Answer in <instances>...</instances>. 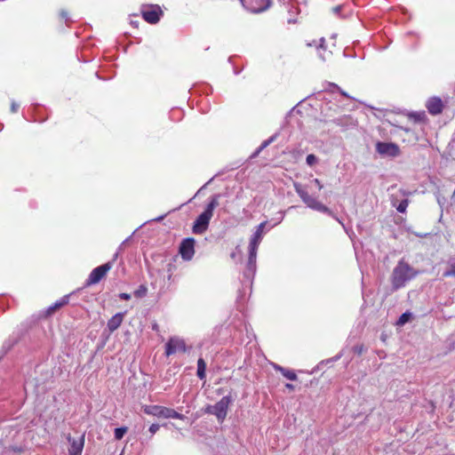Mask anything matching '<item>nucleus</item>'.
<instances>
[{"label":"nucleus","instance_id":"obj_1","mask_svg":"<svg viewBox=\"0 0 455 455\" xmlns=\"http://www.w3.org/2000/svg\"><path fill=\"white\" fill-rule=\"evenodd\" d=\"M417 271L404 260H400L391 275V283L394 291L401 289L406 283L417 275Z\"/></svg>","mask_w":455,"mask_h":455},{"label":"nucleus","instance_id":"obj_2","mask_svg":"<svg viewBox=\"0 0 455 455\" xmlns=\"http://www.w3.org/2000/svg\"><path fill=\"white\" fill-rule=\"evenodd\" d=\"M218 198L219 196H212L204 212L196 220L193 226V232L195 234H203L208 228L209 222L213 215V211L219 205Z\"/></svg>","mask_w":455,"mask_h":455},{"label":"nucleus","instance_id":"obj_3","mask_svg":"<svg viewBox=\"0 0 455 455\" xmlns=\"http://www.w3.org/2000/svg\"><path fill=\"white\" fill-rule=\"evenodd\" d=\"M293 187H294L296 193L299 195V196L302 200V202L308 208L317 211V212H320L328 213L330 215H332V212H331V210L327 206L323 204L321 202H319L316 198L311 196L308 194V192L307 191V189L300 183L295 182L293 184Z\"/></svg>","mask_w":455,"mask_h":455},{"label":"nucleus","instance_id":"obj_4","mask_svg":"<svg viewBox=\"0 0 455 455\" xmlns=\"http://www.w3.org/2000/svg\"><path fill=\"white\" fill-rule=\"evenodd\" d=\"M143 411L148 415L164 419H184V415L177 412L173 409L160 405H144Z\"/></svg>","mask_w":455,"mask_h":455},{"label":"nucleus","instance_id":"obj_5","mask_svg":"<svg viewBox=\"0 0 455 455\" xmlns=\"http://www.w3.org/2000/svg\"><path fill=\"white\" fill-rule=\"evenodd\" d=\"M230 403L228 396H223L218 403L212 406H208L206 411L217 417L219 421H223L227 416L228 408Z\"/></svg>","mask_w":455,"mask_h":455},{"label":"nucleus","instance_id":"obj_6","mask_svg":"<svg viewBox=\"0 0 455 455\" xmlns=\"http://www.w3.org/2000/svg\"><path fill=\"white\" fill-rule=\"evenodd\" d=\"M112 268V262H107L101 266L95 267L87 279V285L98 283Z\"/></svg>","mask_w":455,"mask_h":455},{"label":"nucleus","instance_id":"obj_7","mask_svg":"<svg viewBox=\"0 0 455 455\" xmlns=\"http://www.w3.org/2000/svg\"><path fill=\"white\" fill-rule=\"evenodd\" d=\"M242 4L252 12H260L267 10L271 4L270 0H240Z\"/></svg>","mask_w":455,"mask_h":455},{"label":"nucleus","instance_id":"obj_8","mask_svg":"<svg viewBox=\"0 0 455 455\" xmlns=\"http://www.w3.org/2000/svg\"><path fill=\"white\" fill-rule=\"evenodd\" d=\"M195 239L186 238L180 245V253L184 260H190L195 254Z\"/></svg>","mask_w":455,"mask_h":455},{"label":"nucleus","instance_id":"obj_9","mask_svg":"<svg viewBox=\"0 0 455 455\" xmlns=\"http://www.w3.org/2000/svg\"><path fill=\"white\" fill-rule=\"evenodd\" d=\"M162 14L163 12L158 5H150L142 10L144 20L151 24L157 23Z\"/></svg>","mask_w":455,"mask_h":455},{"label":"nucleus","instance_id":"obj_10","mask_svg":"<svg viewBox=\"0 0 455 455\" xmlns=\"http://www.w3.org/2000/svg\"><path fill=\"white\" fill-rule=\"evenodd\" d=\"M166 350L165 354L167 356L173 355L177 352H185L186 351V344L182 339L180 338H171L169 341L166 343Z\"/></svg>","mask_w":455,"mask_h":455},{"label":"nucleus","instance_id":"obj_11","mask_svg":"<svg viewBox=\"0 0 455 455\" xmlns=\"http://www.w3.org/2000/svg\"><path fill=\"white\" fill-rule=\"evenodd\" d=\"M376 149L379 154L388 156H396L399 154V148L394 143L379 142Z\"/></svg>","mask_w":455,"mask_h":455},{"label":"nucleus","instance_id":"obj_12","mask_svg":"<svg viewBox=\"0 0 455 455\" xmlns=\"http://www.w3.org/2000/svg\"><path fill=\"white\" fill-rule=\"evenodd\" d=\"M266 224H267V222L263 221L257 227V229H256L255 233L253 234V235L251 236V241H250V244H249L250 251H257L258 247L263 238V235H264L263 229L265 228Z\"/></svg>","mask_w":455,"mask_h":455},{"label":"nucleus","instance_id":"obj_13","mask_svg":"<svg viewBox=\"0 0 455 455\" xmlns=\"http://www.w3.org/2000/svg\"><path fill=\"white\" fill-rule=\"evenodd\" d=\"M427 108L432 115H438L443 110V102L440 98L433 97L427 102Z\"/></svg>","mask_w":455,"mask_h":455},{"label":"nucleus","instance_id":"obj_14","mask_svg":"<svg viewBox=\"0 0 455 455\" xmlns=\"http://www.w3.org/2000/svg\"><path fill=\"white\" fill-rule=\"evenodd\" d=\"M68 441L70 442L69 455H81L84 448V436L77 440L68 438Z\"/></svg>","mask_w":455,"mask_h":455},{"label":"nucleus","instance_id":"obj_15","mask_svg":"<svg viewBox=\"0 0 455 455\" xmlns=\"http://www.w3.org/2000/svg\"><path fill=\"white\" fill-rule=\"evenodd\" d=\"M124 313H117L108 320V328L111 332L116 331L121 325L124 321Z\"/></svg>","mask_w":455,"mask_h":455},{"label":"nucleus","instance_id":"obj_16","mask_svg":"<svg viewBox=\"0 0 455 455\" xmlns=\"http://www.w3.org/2000/svg\"><path fill=\"white\" fill-rule=\"evenodd\" d=\"M256 258H257V251H250L249 250V259L247 263V269L245 272V275H254L255 269H256Z\"/></svg>","mask_w":455,"mask_h":455},{"label":"nucleus","instance_id":"obj_17","mask_svg":"<svg viewBox=\"0 0 455 455\" xmlns=\"http://www.w3.org/2000/svg\"><path fill=\"white\" fill-rule=\"evenodd\" d=\"M323 43H324V38L322 37L320 39V44L317 46V51H318L319 58L323 61H326L329 59V57L331 56V52H326V50L323 46Z\"/></svg>","mask_w":455,"mask_h":455},{"label":"nucleus","instance_id":"obj_18","mask_svg":"<svg viewBox=\"0 0 455 455\" xmlns=\"http://www.w3.org/2000/svg\"><path fill=\"white\" fill-rule=\"evenodd\" d=\"M69 295H66L61 298L60 300L56 301L52 306L49 307L48 314L53 313L55 310L60 308L64 305L68 303Z\"/></svg>","mask_w":455,"mask_h":455},{"label":"nucleus","instance_id":"obj_19","mask_svg":"<svg viewBox=\"0 0 455 455\" xmlns=\"http://www.w3.org/2000/svg\"><path fill=\"white\" fill-rule=\"evenodd\" d=\"M274 368L276 371H279L285 378H287L290 380H296L297 375L294 371L287 370L280 365L275 364Z\"/></svg>","mask_w":455,"mask_h":455},{"label":"nucleus","instance_id":"obj_20","mask_svg":"<svg viewBox=\"0 0 455 455\" xmlns=\"http://www.w3.org/2000/svg\"><path fill=\"white\" fill-rule=\"evenodd\" d=\"M205 362L204 361V359L199 358L197 361V376L200 379H204L205 378Z\"/></svg>","mask_w":455,"mask_h":455},{"label":"nucleus","instance_id":"obj_21","mask_svg":"<svg viewBox=\"0 0 455 455\" xmlns=\"http://www.w3.org/2000/svg\"><path fill=\"white\" fill-rule=\"evenodd\" d=\"M450 268L443 273V276H455V257L449 261Z\"/></svg>","mask_w":455,"mask_h":455},{"label":"nucleus","instance_id":"obj_22","mask_svg":"<svg viewBox=\"0 0 455 455\" xmlns=\"http://www.w3.org/2000/svg\"><path fill=\"white\" fill-rule=\"evenodd\" d=\"M411 318V314L409 313V312H405L403 313L400 317L399 319L397 320V323L396 324L398 326H403L406 323H408Z\"/></svg>","mask_w":455,"mask_h":455},{"label":"nucleus","instance_id":"obj_23","mask_svg":"<svg viewBox=\"0 0 455 455\" xmlns=\"http://www.w3.org/2000/svg\"><path fill=\"white\" fill-rule=\"evenodd\" d=\"M408 204H409V202L407 199H404L402 202H400L398 205H396L395 204H393V205L396 208V210L402 213L405 212L406 208L408 207Z\"/></svg>","mask_w":455,"mask_h":455},{"label":"nucleus","instance_id":"obj_24","mask_svg":"<svg viewBox=\"0 0 455 455\" xmlns=\"http://www.w3.org/2000/svg\"><path fill=\"white\" fill-rule=\"evenodd\" d=\"M127 430L128 429L125 427L116 428L115 429V438L116 440H121L124 437V435L126 434Z\"/></svg>","mask_w":455,"mask_h":455},{"label":"nucleus","instance_id":"obj_25","mask_svg":"<svg viewBox=\"0 0 455 455\" xmlns=\"http://www.w3.org/2000/svg\"><path fill=\"white\" fill-rule=\"evenodd\" d=\"M148 292V288L145 285H140L135 291L134 296L137 298H143Z\"/></svg>","mask_w":455,"mask_h":455},{"label":"nucleus","instance_id":"obj_26","mask_svg":"<svg viewBox=\"0 0 455 455\" xmlns=\"http://www.w3.org/2000/svg\"><path fill=\"white\" fill-rule=\"evenodd\" d=\"M306 162L308 165L312 166L317 162V157L315 155L310 154L307 156Z\"/></svg>","mask_w":455,"mask_h":455},{"label":"nucleus","instance_id":"obj_27","mask_svg":"<svg viewBox=\"0 0 455 455\" xmlns=\"http://www.w3.org/2000/svg\"><path fill=\"white\" fill-rule=\"evenodd\" d=\"M160 428V426L158 424H152L149 427L148 431L150 432L151 435H154Z\"/></svg>","mask_w":455,"mask_h":455},{"label":"nucleus","instance_id":"obj_28","mask_svg":"<svg viewBox=\"0 0 455 455\" xmlns=\"http://www.w3.org/2000/svg\"><path fill=\"white\" fill-rule=\"evenodd\" d=\"M273 140H274V137L270 138L269 140H267L263 141V143L259 147V148L257 153H259L263 148H267Z\"/></svg>","mask_w":455,"mask_h":455},{"label":"nucleus","instance_id":"obj_29","mask_svg":"<svg viewBox=\"0 0 455 455\" xmlns=\"http://www.w3.org/2000/svg\"><path fill=\"white\" fill-rule=\"evenodd\" d=\"M119 298L121 299L129 300L131 299V295L129 293L123 292L119 294Z\"/></svg>","mask_w":455,"mask_h":455},{"label":"nucleus","instance_id":"obj_30","mask_svg":"<svg viewBox=\"0 0 455 455\" xmlns=\"http://www.w3.org/2000/svg\"><path fill=\"white\" fill-rule=\"evenodd\" d=\"M18 108H19V105L16 102L12 101V105H11V111L12 113H15L18 111Z\"/></svg>","mask_w":455,"mask_h":455},{"label":"nucleus","instance_id":"obj_31","mask_svg":"<svg viewBox=\"0 0 455 455\" xmlns=\"http://www.w3.org/2000/svg\"><path fill=\"white\" fill-rule=\"evenodd\" d=\"M313 182L317 186V188H318L319 189H322V188H323V185H322L321 181H320L318 179H315V180H313Z\"/></svg>","mask_w":455,"mask_h":455},{"label":"nucleus","instance_id":"obj_32","mask_svg":"<svg viewBox=\"0 0 455 455\" xmlns=\"http://www.w3.org/2000/svg\"><path fill=\"white\" fill-rule=\"evenodd\" d=\"M60 16L66 20V21L68 20V12L66 11H61L60 12Z\"/></svg>","mask_w":455,"mask_h":455},{"label":"nucleus","instance_id":"obj_33","mask_svg":"<svg viewBox=\"0 0 455 455\" xmlns=\"http://www.w3.org/2000/svg\"><path fill=\"white\" fill-rule=\"evenodd\" d=\"M117 257H118V251H117V252H116V253L114 254V256H113V259H112L110 262H112V264H113V263H114V261H116V260Z\"/></svg>","mask_w":455,"mask_h":455},{"label":"nucleus","instance_id":"obj_34","mask_svg":"<svg viewBox=\"0 0 455 455\" xmlns=\"http://www.w3.org/2000/svg\"><path fill=\"white\" fill-rule=\"evenodd\" d=\"M285 387H286L288 389H291V390L294 388V386H293L292 384H289V383H287V384L285 385Z\"/></svg>","mask_w":455,"mask_h":455},{"label":"nucleus","instance_id":"obj_35","mask_svg":"<svg viewBox=\"0 0 455 455\" xmlns=\"http://www.w3.org/2000/svg\"><path fill=\"white\" fill-rule=\"evenodd\" d=\"M164 216H160L158 218L156 219V221H160L162 220H164Z\"/></svg>","mask_w":455,"mask_h":455},{"label":"nucleus","instance_id":"obj_36","mask_svg":"<svg viewBox=\"0 0 455 455\" xmlns=\"http://www.w3.org/2000/svg\"><path fill=\"white\" fill-rule=\"evenodd\" d=\"M126 243V241L123 242V243L119 246V251H121L123 249V246L124 245V243Z\"/></svg>","mask_w":455,"mask_h":455},{"label":"nucleus","instance_id":"obj_37","mask_svg":"<svg viewBox=\"0 0 455 455\" xmlns=\"http://www.w3.org/2000/svg\"><path fill=\"white\" fill-rule=\"evenodd\" d=\"M13 451H14L20 452V451H21V449H20V448H13Z\"/></svg>","mask_w":455,"mask_h":455},{"label":"nucleus","instance_id":"obj_38","mask_svg":"<svg viewBox=\"0 0 455 455\" xmlns=\"http://www.w3.org/2000/svg\"><path fill=\"white\" fill-rule=\"evenodd\" d=\"M280 214H281V217H280L279 222H280V221H282V220H283V212H281Z\"/></svg>","mask_w":455,"mask_h":455},{"label":"nucleus","instance_id":"obj_39","mask_svg":"<svg viewBox=\"0 0 455 455\" xmlns=\"http://www.w3.org/2000/svg\"><path fill=\"white\" fill-rule=\"evenodd\" d=\"M341 94L346 96V97H348V95L345 92H341Z\"/></svg>","mask_w":455,"mask_h":455},{"label":"nucleus","instance_id":"obj_40","mask_svg":"<svg viewBox=\"0 0 455 455\" xmlns=\"http://www.w3.org/2000/svg\"><path fill=\"white\" fill-rule=\"evenodd\" d=\"M339 8H340V7H336V8H335V12H339Z\"/></svg>","mask_w":455,"mask_h":455},{"label":"nucleus","instance_id":"obj_41","mask_svg":"<svg viewBox=\"0 0 455 455\" xmlns=\"http://www.w3.org/2000/svg\"><path fill=\"white\" fill-rule=\"evenodd\" d=\"M132 24L137 26V22L136 21H132Z\"/></svg>","mask_w":455,"mask_h":455},{"label":"nucleus","instance_id":"obj_42","mask_svg":"<svg viewBox=\"0 0 455 455\" xmlns=\"http://www.w3.org/2000/svg\"><path fill=\"white\" fill-rule=\"evenodd\" d=\"M312 45H313V44H311V43L307 44V46H312Z\"/></svg>","mask_w":455,"mask_h":455}]
</instances>
